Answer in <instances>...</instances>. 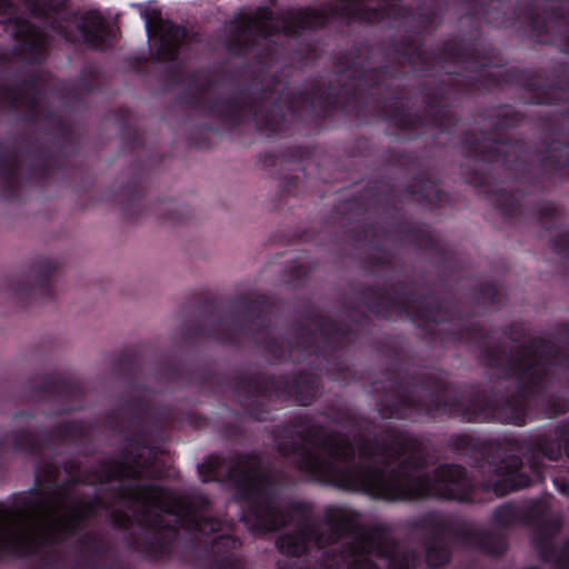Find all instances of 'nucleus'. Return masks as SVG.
Returning <instances> with one entry per match:
<instances>
[{
    "mask_svg": "<svg viewBox=\"0 0 569 569\" xmlns=\"http://www.w3.org/2000/svg\"><path fill=\"white\" fill-rule=\"evenodd\" d=\"M403 309L419 326L427 325V322L430 320L436 321L433 311L430 309L421 308L418 310H412V306H407Z\"/></svg>",
    "mask_w": 569,
    "mask_h": 569,
    "instance_id": "obj_17",
    "label": "nucleus"
},
{
    "mask_svg": "<svg viewBox=\"0 0 569 569\" xmlns=\"http://www.w3.org/2000/svg\"><path fill=\"white\" fill-rule=\"evenodd\" d=\"M133 548L138 549V550H144V551L149 550V548L144 547L142 543H140L138 541L133 542Z\"/></svg>",
    "mask_w": 569,
    "mask_h": 569,
    "instance_id": "obj_24",
    "label": "nucleus"
},
{
    "mask_svg": "<svg viewBox=\"0 0 569 569\" xmlns=\"http://www.w3.org/2000/svg\"><path fill=\"white\" fill-rule=\"evenodd\" d=\"M286 391L297 403L308 406L316 398L318 377L313 373H302L292 381L291 386L286 387Z\"/></svg>",
    "mask_w": 569,
    "mask_h": 569,
    "instance_id": "obj_13",
    "label": "nucleus"
},
{
    "mask_svg": "<svg viewBox=\"0 0 569 569\" xmlns=\"http://www.w3.org/2000/svg\"><path fill=\"white\" fill-rule=\"evenodd\" d=\"M288 432L296 433L301 443L282 441L280 453L296 456L298 469L320 481L390 501L471 499V481L462 467L439 466L432 478L420 473L427 465L422 443L406 433L388 430L382 443L365 441L356 463V450L346 435L328 432L307 417L295 418Z\"/></svg>",
    "mask_w": 569,
    "mask_h": 569,
    "instance_id": "obj_1",
    "label": "nucleus"
},
{
    "mask_svg": "<svg viewBox=\"0 0 569 569\" xmlns=\"http://www.w3.org/2000/svg\"><path fill=\"white\" fill-rule=\"evenodd\" d=\"M556 483L562 493H567L568 488L566 483H562L560 480H557Z\"/></svg>",
    "mask_w": 569,
    "mask_h": 569,
    "instance_id": "obj_23",
    "label": "nucleus"
},
{
    "mask_svg": "<svg viewBox=\"0 0 569 569\" xmlns=\"http://www.w3.org/2000/svg\"><path fill=\"white\" fill-rule=\"evenodd\" d=\"M471 150L476 153H483V151L478 147H472Z\"/></svg>",
    "mask_w": 569,
    "mask_h": 569,
    "instance_id": "obj_26",
    "label": "nucleus"
},
{
    "mask_svg": "<svg viewBox=\"0 0 569 569\" xmlns=\"http://www.w3.org/2000/svg\"><path fill=\"white\" fill-rule=\"evenodd\" d=\"M520 519V511L513 505H503L495 511L493 520L499 528H507Z\"/></svg>",
    "mask_w": 569,
    "mask_h": 569,
    "instance_id": "obj_14",
    "label": "nucleus"
},
{
    "mask_svg": "<svg viewBox=\"0 0 569 569\" xmlns=\"http://www.w3.org/2000/svg\"><path fill=\"white\" fill-rule=\"evenodd\" d=\"M341 67L339 69V72H341L343 76L352 79L358 80L361 83H367L369 79H371V74L376 73L377 71H371L370 73H366L362 70V64L360 62L352 61L351 64H347L346 62H341Z\"/></svg>",
    "mask_w": 569,
    "mask_h": 569,
    "instance_id": "obj_15",
    "label": "nucleus"
},
{
    "mask_svg": "<svg viewBox=\"0 0 569 569\" xmlns=\"http://www.w3.org/2000/svg\"><path fill=\"white\" fill-rule=\"evenodd\" d=\"M148 473L147 462L139 461L122 462L118 460L101 461L98 467L86 475H81L74 479L77 482L87 485L103 483L111 480L133 479L138 480Z\"/></svg>",
    "mask_w": 569,
    "mask_h": 569,
    "instance_id": "obj_10",
    "label": "nucleus"
},
{
    "mask_svg": "<svg viewBox=\"0 0 569 569\" xmlns=\"http://www.w3.org/2000/svg\"><path fill=\"white\" fill-rule=\"evenodd\" d=\"M224 471L237 489L239 499L246 502L242 520L250 531H274L299 518L298 529L277 541L278 549L286 556L299 557L311 545L322 549L352 532L356 527L351 512L342 508H328L325 523H316L303 505L281 507L273 497L270 477L262 469L257 455H236L228 460L210 457L199 466L203 481L216 480Z\"/></svg>",
    "mask_w": 569,
    "mask_h": 569,
    "instance_id": "obj_2",
    "label": "nucleus"
},
{
    "mask_svg": "<svg viewBox=\"0 0 569 569\" xmlns=\"http://www.w3.org/2000/svg\"><path fill=\"white\" fill-rule=\"evenodd\" d=\"M110 518L112 525L119 529L129 528L130 525L132 523L130 516L124 511L113 510L110 513Z\"/></svg>",
    "mask_w": 569,
    "mask_h": 569,
    "instance_id": "obj_20",
    "label": "nucleus"
},
{
    "mask_svg": "<svg viewBox=\"0 0 569 569\" xmlns=\"http://www.w3.org/2000/svg\"><path fill=\"white\" fill-rule=\"evenodd\" d=\"M561 526L560 518L539 525L533 541L543 560L555 562L557 569H569V541L560 551L552 543V538L560 531Z\"/></svg>",
    "mask_w": 569,
    "mask_h": 569,
    "instance_id": "obj_11",
    "label": "nucleus"
},
{
    "mask_svg": "<svg viewBox=\"0 0 569 569\" xmlns=\"http://www.w3.org/2000/svg\"><path fill=\"white\" fill-rule=\"evenodd\" d=\"M148 33L154 41L157 59L171 61L178 56V50L186 39V30L172 22L162 19L159 12L147 16Z\"/></svg>",
    "mask_w": 569,
    "mask_h": 569,
    "instance_id": "obj_9",
    "label": "nucleus"
},
{
    "mask_svg": "<svg viewBox=\"0 0 569 569\" xmlns=\"http://www.w3.org/2000/svg\"><path fill=\"white\" fill-rule=\"evenodd\" d=\"M418 408L419 406L412 400V399H409V398H405L401 400V407L400 408H395L393 410L387 412L386 410L382 411V416L383 417H399V418H402L405 417V412H403V408Z\"/></svg>",
    "mask_w": 569,
    "mask_h": 569,
    "instance_id": "obj_21",
    "label": "nucleus"
},
{
    "mask_svg": "<svg viewBox=\"0 0 569 569\" xmlns=\"http://www.w3.org/2000/svg\"><path fill=\"white\" fill-rule=\"evenodd\" d=\"M121 501L128 502L139 525L153 533L159 549L176 538L178 527L202 535L222 532L212 545L219 569H242L234 553L241 542L229 533L232 525L209 516L210 502L204 496L178 493L157 485H130L116 490L112 502Z\"/></svg>",
    "mask_w": 569,
    "mask_h": 569,
    "instance_id": "obj_3",
    "label": "nucleus"
},
{
    "mask_svg": "<svg viewBox=\"0 0 569 569\" xmlns=\"http://www.w3.org/2000/svg\"><path fill=\"white\" fill-rule=\"evenodd\" d=\"M50 473H56V470H53V468H50Z\"/></svg>",
    "mask_w": 569,
    "mask_h": 569,
    "instance_id": "obj_28",
    "label": "nucleus"
},
{
    "mask_svg": "<svg viewBox=\"0 0 569 569\" xmlns=\"http://www.w3.org/2000/svg\"><path fill=\"white\" fill-rule=\"evenodd\" d=\"M14 37L31 61H37L47 50L48 37L27 20L14 22Z\"/></svg>",
    "mask_w": 569,
    "mask_h": 569,
    "instance_id": "obj_12",
    "label": "nucleus"
},
{
    "mask_svg": "<svg viewBox=\"0 0 569 569\" xmlns=\"http://www.w3.org/2000/svg\"><path fill=\"white\" fill-rule=\"evenodd\" d=\"M451 447L461 453H466L469 449L475 448L473 439L467 435H458L451 438Z\"/></svg>",
    "mask_w": 569,
    "mask_h": 569,
    "instance_id": "obj_18",
    "label": "nucleus"
},
{
    "mask_svg": "<svg viewBox=\"0 0 569 569\" xmlns=\"http://www.w3.org/2000/svg\"><path fill=\"white\" fill-rule=\"evenodd\" d=\"M418 526L430 533L426 543V561L432 568L448 563L450 545L458 540L476 546L492 556H500L506 550V540L501 535L460 529L448 517L438 513L423 516Z\"/></svg>",
    "mask_w": 569,
    "mask_h": 569,
    "instance_id": "obj_7",
    "label": "nucleus"
},
{
    "mask_svg": "<svg viewBox=\"0 0 569 569\" xmlns=\"http://www.w3.org/2000/svg\"><path fill=\"white\" fill-rule=\"evenodd\" d=\"M325 92H321L318 87H313L311 92L308 93H298L293 97L291 101V108L297 109L296 103L305 107L307 103L315 104L316 100H320L323 98Z\"/></svg>",
    "mask_w": 569,
    "mask_h": 569,
    "instance_id": "obj_16",
    "label": "nucleus"
},
{
    "mask_svg": "<svg viewBox=\"0 0 569 569\" xmlns=\"http://www.w3.org/2000/svg\"><path fill=\"white\" fill-rule=\"evenodd\" d=\"M523 451L528 460L532 476L521 472L522 460L518 456H509L499 465L485 462L481 469L492 472V476L485 482L487 489L492 490L496 496H505L513 490L522 489L535 481L542 480V459L558 461L562 451L569 458V422L562 423L553 432L532 436L526 440L505 439L501 443L490 442L488 451Z\"/></svg>",
    "mask_w": 569,
    "mask_h": 569,
    "instance_id": "obj_5",
    "label": "nucleus"
},
{
    "mask_svg": "<svg viewBox=\"0 0 569 569\" xmlns=\"http://www.w3.org/2000/svg\"><path fill=\"white\" fill-rule=\"evenodd\" d=\"M10 8V3L8 0H0V13H7Z\"/></svg>",
    "mask_w": 569,
    "mask_h": 569,
    "instance_id": "obj_22",
    "label": "nucleus"
},
{
    "mask_svg": "<svg viewBox=\"0 0 569 569\" xmlns=\"http://www.w3.org/2000/svg\"><path fill=\"white\" fill-rule=\"evenodd\" d=\"M499 361H500V359H495V358H493V359L491 360V365H492V366H499V365H500V363H499Z\"/></svg>",
    "mask_w": 569,
    "mask_h": 569,
    "instance_id": "obj_27",
    "label": "nucleus"
},
{
    "mask_svg": "<svg viewBox=\"0 0 569 569\" xmlns=\"http://www.w3.org/2000/svg\"><path fill=\"white\" fill-rule=\"evenodd\" d=\"M556 363H563L561 351L543 339H533L512 355L508 362L510 377L518 380L521 390L517 397L506 403L505 410H510L508 420L511 423L517 426L525 423L528 395L542 385L550 368Z\"/></svg>",
    "mask_w": 569,
    "mask_h": 569,
    "instance_id": "obj_6",
    "label": "nucleus"
},
{
    "mask_svg": "<svg viewBox=\"0 0 569 569\" xmlns=\"http://www.w3.org/2000/svg\"><path fill=\"white\" fill-rule=\"evenodd\" d=\"M396 123H397V126L402 127V128H409L410 127V124L408 122H405L401 119H396Z\"/></svg>",
    "mask_w": 569,
    "mask_h": 569,
    "instance_id": "obj_25",
    "label": "nucleus"
},
{
    "mask_svg": "<svg viewBox=\"0 0 569 569\" xmlns=\"http://www.w3.org/2000/svg\"><path fill=\"white\" fill-rule=\"evenodd\" d=\"M109 506L100 497L70 499L63 490L40 497L20 508L0 505V552L32 553L73 535Z\"/></svg>",
    "mask_w": 569,
    "mask_h": 569,
    "instance_id": "obj_4",
    "label": "nucleus"
},
{
    "mask_svg": "<svg viewBox=\"0 0 569 569\" xmlns=\"http://www.w3.org/2000/svg\"><path fill=\"white\" fill-rule=\"evenodd\" d=\"M27 6L34 17L50 20L52 30L69 42L81 40L98 49L106 43L112 32L110 24L97 11L83 14L79 23L67 19L63 16L66 0H27Z\"/></svg>",
    "mask_w": 569,
    "mask_h": 569,
    "instance_id": "obj_8",
    "label": "nucleus"
},
{
    "mask_svg": "<svg viewBox=\"0 0 569 569\" xmlns=\"http://www.w3.org/2000/svg\"><path fill=\"white\" fill-rule=\"evenodd\" d=\"M17 446L21 449L33 451L36 449L37 439L36 436L29 431H22L18 435Z\"/></svg>",
    "mask_w": 569,
    "mask_h": 569,
    "instance_id": "obj_19",
    "label": "nucleus"
}]
</instances>
